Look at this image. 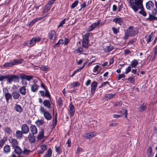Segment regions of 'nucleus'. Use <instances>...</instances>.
<instances>
[{
	"label": "nucleus",
	"mask_w": 157,
	"mask_h": 157,
	"mask_svg": "<svg viewBox=\"0 0 157 157\" xmlns=\"http://www.w3.org/2000/svg\"><path fill=\"white\" fill-rule=\"evenodd\" d=\"M138 64V61L137 60L134 59L131 62L130 65L132 67L135 68Z\"/></svg>",
	"instance_id": "obj_36"
},
{
	"label": "nucleus",
	"mask_w": 157,
	"mask_h": 157,
	"mask_svg": "<svg viewBox=\"0 0 157 157\" xmlns=\"http://www.w3.org/2000/svg\"><path fill=\"white\" fill-rule=\"evenodd\" d=\"M44 136V132L43 129L38 134L37 138L39 140L42 139Z\"/></svg>",
	"instance_id": "obj_44"
},
{
	"label": "nucleus",
	"mask_w": 157,
	"mask_h": 157,
	"mask_svg": "<svg viewBox=\"0 0 157 157\" xmlns=\"http://www.w3.org/2000/svg\"><path fill=\"white\" fill-rule=\"evenodd\" d=\"M89 42L82 41V47L86 49H87L89 47L88 44Z\"/></svg>",
	"instance_id": "obj_46"
},
{
	"label": "nucleus",
	"mask_w": 157,
	"mask_h": 157,
	"mask_svg": "<svg viewBox=\"0 0 157 157\" xmlns=\"http://www.w3.org/2000/svg\"><path fill=\"white\" fill-rule=\"evenodd\" d=\"M39 86L37 84H33L31 86V91L35 93L36 92L38 89Z\"/></svg>",
	"instance_id": "obj_26"
},
{
	"label": "nucleus",
	"mask_w": 157,
	"mask_h": 157,
	"mask_svg": "<svg viewBox=\"0 0 157 157\" xmlns=\"http://www.w3.org/2000/svg\"><path fill=\"white\" fill-rule=\"evenodd\" d=\"M7 140V137H6V136H4L2 139V140H0V141L2 142V143L3 144H4V143H5V142H6V141Z\"/></svg>",
	"instance_id": "obj_64"
},
{
	"label": "nucleus",
	"mask_w": 157,
	"mask_h": 157,
	"mask_svg": "<svg viewBox=\"0 0 157 157\" xmlns=\"http://www.w3.org/2000/svg\"><path fill=\"white\" fill-rule=\"evenodd\" d=\"M81 70L79 69V68L77 69L76 70H75L72 74L70 76V77H72L74 76L78 72L81 71Z\"/></svg>",
	"instance_id": "obj_55"
},
{
	"label": "nucleus",
	"mask_w": 157,
	"mask_h": 157,
	"mask_svg": "<svg viewBox=\"0 0 157 157\" xmlns=\"http://www.w3.org/2000/svg\"><path fill=\"white\" fill-rule=\"evenodd\" d=\"M41 87L45 90V92L43 90H40L39 92L41 96L46 97L48 99H51V94L48 88L42 82L41 83Z\"/></svg>",
	"instance_id": "obj_4"
},
{
	"label": "nucleus",
	"mask_w": 157,
	"mask_h": 157,
	"mask_svg": "<svg viewBox=\"0 0 157 157\" xmlns=\"http://www.w3.org/2000/svg\"><path fill=\"white\" fill-rule=\"evenodd\" d=\"M122 104V102L121 101H117L113 103V107L115 108L117 107H120Z\"/></svg>",
	"instance_id": "obj_39"
},
{
	"label": "nucleus",
	"mask_w": 157,
	"mask_h": 157,
	"mask_svg": "<svg viewBox=\"0 0 157 157\" xmlns=\"http://www.w3.org/2000/svg\"><path fill=\"white\" fill-rule=\"evenodd\" d=\"M33 78V76L31 75H28L23 74H21L19 78L21 79V83L24 86H26L27 82L26 80L30 81Z\"/></svg>",
	"instance_id": "obj_3"
},
{
	"label": "nucleus",
	"mask_w": 157,
	"mask_h": 157,
	"mask_svg": "<svg viewBox=\"0 0 157 157\" xmlns=\"http://www.w3.org/2000/svg\"><path fill=\"white\" fill-rule=\"evenodd\" d=\"M21 131L23 134H26L28 133L29 131V128L28 125L25 124H23L22 125Z\"/></svg>",
	"instance_id": "obj_16"
},
{
	"label": "nucleus",
	"mask_w": 157,
	"mask_h": 157,
	"mask_svg": "<svg viewBox=\"0 0 157 157\" xmlns=\"http://www.w3.org/2000/svg\"><path fill=\"white\" fill-rule=\"evenodd\" d=\"M34 134L30 133L28 136V139L31 143H34L35 141V138Z\"/></svg>",
	"instance_id": "obj_25"
},
{
	"label": "nucleus",
	"mask_w": 157,
	"mask_h": 157,
	"mask_svg": "<svg viewBox=\"0 0 157 157\" xmlns=\"http://www.w3.org/2000/svg\"><path fill=\"white\" fill-rule=\"evenodd\" d=\"M129 36H130L129 35L128 33L127 32V31H126L125 32L124 36H123V39L125 40H127L128 39Z\"/></svg>",
	"instance_id": "obj_59"
},
{
	"label": "nucleus",
	"mask_w": 157,
	"mask_h": 157,
	"mask_svg": "<svg viewBox=\"0 0 157 157\" xmlns=\"http://www.w3.org/2000/svg\"><path fill=\"white\" fill-rule=\"evenodd\" d=\"M76 50L77 53H81L83 52V48L81 47H79Z\"/></svg>",
	"instance_id": "obj_56"
},
{
	"label": "nucleus",
	"mask_w": 157,
	"mask_h": 157,
	"mask_svg": "<svg viewBox=\"0 0 157 157\" xmlns=\"http://www.w3.org/2000/svg\"><path fill=\"white\" fill-rule=\"evenodd\" d=\"M90 34V33H86L84 35V36L83 38L82 41L89 42V39Z\"/></svg>",
	"instance_id": "obj_40"
},
{
	"label": "nucleus",
	"mask_w": 157,
	"mask_h": 157,
	"mask_svg": "<svg viewBox=\"0 0 157 157\" xmlns=\"http://www.w3.org/2000/svg\"><path fill=\"white\" fill-rule=\"evenodd\" d=\"M149 16L147 18V20L149 21H152L154 20H157V17L155 16L153 14H152L150 13L149 14Z\"/></svg>",
	"instance_id": "obj_27"
},
{
	"label": "nucleus",
	"mask_w": 157,
	"mask_h": 157,
	"mask_svg": "<svg viewBox=\"0 0 157 157\" xmlns=\"http://www.w3.org/2000/svg\"><path fill=\"white\" fill-rule=\"evenodd\" d=\"M31 151L30 150L27 149L25 147H24L23 151H22V154L24 155H27Z\"/></svg>",
	"instance_id": "obj_49"
},
{
	"label": "nucleus",
	"mask_w": 157,
	"mask_h": 157,
	"mask_svg": "<svg viewBox=\"0 0 157 157\" xmlns=\"http://www.w3.org/2000/svg\"><path fill=\"white\" fill-rule=\"evenodd\" d=\"M96 134V132H94L86 133L84 135L83 137L86 139H87L88 138L90 139L95 136Z\"/></svg>",
	"instance_id": "obj_18"
},
{
	"label": "nucleus",
	"mask_w": 157,
	"mask_h": 157,
	"mask_svg": "<svg viewBox=\"0 0 157 157\" xmlns=\"http://www.w3.org/2000/svg\"><path fill=\"white\" fill-rule=\"evenodd\" d=\"M30 129L32 134H36L37 133V130L35 125L31 124L30 126Z\"/></svg>",
	"instance_id": "obj_24"
},
{
	"label": "nucleus",
	"mask_w": 157,
	"mask_h": 157,
	"mask_svg": "<svg viewBox=\"0 0 157 157\" xmlns=\"http://www.w3.org/2000/svg\"><path fill=\"white\" fill-rule=\"evenodd\" d=\"M4 130L5 133L8 135H9L12 132V130L9 127H6L4 128Z\"/></svg>",
	"instance_id": "obj_47"
},
{
	"label": "nucleus",
	"mask_w": 157,
	"mask_h": 157,
	"mask_svg": "<svg viewBox=\"0 0 157 157\" xmlns=\"http://www.w3.org/2000/svg\"><path fill=\"white\" fill-rule=\"evenodd\" d=\"M46 15L44 17H37L33 19L32 21L29 22V26H32L37 21L43 19Z\"/></svg>",
	"instance_id": "obj_15"
},
{
	"label": "nucleus",
	"mask_w": 157,
	"mask_h": 157,
	"mask_svg": "<svg viewBox=\"0 0 157 157\" xmlns=\"http://www.w3.org/2000/svg\"><path fill=\"white\" fill-rule=\"evenodd\" d=\"M5 79L7 83L11 84L13 82H18L19 81L18 75H5Z\"/></svg>",
	"instance_id": "obj_2"
},
{
	"label": "nucleus",
	"mask_w": 157,
	"mask_h": 157,
	"mask_svg": "<svg viewBox=\"0 0 157 157\" xmlns=\"http://www.w3.org/2000/svg\"><path fill=\"white\" fill-rule=\"evenodd\" d=\"M147 157H151L153 156L152 154V149L151 147H148L147 150Z\"/></svg>",
	"instance_id": "obj_30"
},
{
	"label": "nucleus",
	"mask_w": 157,
	"mask_h": 157,
	"mask_svg": "<svg viewBox=\"0 0 157 157\" xmlns=\"http://www.w3.org/2000/svg\"><path fill=\"white\" fill-rule=\"evenodd\" d=\"M153 33L152 32L150 35H147L145 36V38L147 43H149L153 40Z\"/></svg>",
	"instance_id": "obj_13"
},
{
	"label": "nucleus",
	"mask_w": 157,
	"mask_h": 157,
	"mask_svg": "<svg viewBox=\"0 0 157 157\" xmlns=\"http://www.w3.org/2000/svg\"><path fill=\"white\" fill-rule=\"evenodd\" d=\"M12 96L14 100H18L21 96L20 93L16 90L13 91L12 93Z\"/></svg>",
	"instance_id": "obj_17"
},
{
	"label": "nucleus",
	"mask_w": 157,
	"mask_h": 157,
	"mask_svg": "<svg viewBox=\"0 0 157 157\" xmlns=\"http://www.w3.org/2000/svg\"><path fill=\"white\" fill-rule=\"evenodd\" d=\"M57 118H53V123L52 124V128H55L57 123Z\"/></svg>",
	"instance_id": "obj_54"
},
{
	"label": "nucleus",
	"mask_w": 157,
	"mask_h": 157,
	"mask_svg": "<svg viewBox=\"0 0 157 157\" xmlns=\"http://www.w3.org/2000/svg\"><path fill=\"white\" fill-rule=\"evenodd\" d=\"M11 149L10 147L8 145L5 146L3 147V152L5 154H8L10 152Z\"/></svg>",
	"instance_id": "obj_23"
},
{
	"label": "nucleus",
	"mask_w": 157,
	"mask_h": 157,
	"mask_svg": "<svg viewBox=\"0 0 157 157\" xmlns=\"http://www.w3.org/2000/svg\"><path fill=\"white\" fill-rule=\"evenodd\" d=\"M63 44V39H60L58 42L54 45V47H60V45H62Z\"/></svg>",
	"instance_id": "obj_43"
},
{
	"label": "nucleus",
	"mask_w": 157,
	"mask_h": 157,
	"mask_svg": "<svg viewBox=\"0 0 157 157\" xmlns=\"http://www.w3.org/2000/svg\"><path fill=\"white\" fill-rule=\"evenodd\" d=\"M13 61L14 65H15L21 63L23 62L24 59H14L13 60Z\"/></svg>",
	"instance_id": "obj_32"
},
{
	"label": "nucleus",
	"mask_w": 157,
	"mask_h": 157,
	"mask_svg": "<svg viewBox=\"0 0 157 157\" xmlns=\"http://www.w3.org/2000/svg\"><path fill=\"white\" fill-rule=\"evenodd\" d=\"M70 39H69V38H67L66 37H64V40H63V44L65 45H67L70 42Z\"/></svg>",
	"instance_id": "obj_58"
},
{
	"label": "nucleus",
	"mask_w": 157,
	"mask_h": 157,
	"mask_svg": "<svg viewBox=\"0 0 157 157\" xmlns=\"http://www.w3.org/2000/svg\"><path fill=\"white\" fill-rule=\"evenodd\" d=\"M26 86H22L19 89V92L22 95H25L26 94Z\"/></svg>",
	"instance_id": "obj_34"
},
{
	"label": "nucleus",
	"mask_w": 157,
	"mask_h": 157,
	"mask_svg": "<svg viewBox=\"0 0 157 157\" xmlns=\"http://www.w3.org/2000/svg\"><path fill=\"white\" fill-rule=\"evenodd\" d=\"M130 6L135 12L139 9H143L142 0H129Z\"/></svg>",
	"instance_id": "obj_1"
},
{
	"label": "nucleus",
	"mask_w": 157,
	"mask_h": 157,
	"mask_svg": "<svg viewBox=\"0 0 157 157\" xmlns=\"http://www.w3.org/2000/svg\"><path fill=\"white\" fill-rule=\"evenodd\" d=\"M118 77L117 78V80L118 81L120 80L121 78H124L125 75L124 74H122L121 75H118Z\"/></svg>",
	"instance_id": "obj_60"
},
{
	"label": "nucleus",
	"mask_w": 157,
	"mask_h": 157,
	"mask_svg": "<svg viewBox=\"0 0 157 157\" xmlns=\"http://www.w3.org/2000/svg\"><path fill=\"white\" fill-rule=\"evenodd\" d=\"M51 99H51H45L43 101V104L45 107L48 109H50L51 108L52 104V102Z\"/></svg>",
	"instance_id": "obj_9"
},
{
	"label": "nucleus",
	"mask_w": 157,
	"mask_h": 157,
	"mask_svg": "<svg viewBox=\"0 0 157 157\" xmlns=\"http://www.w3.org/2000/svg\"><path fill=\"white\" fill-rule=\"evenodd\" d=\"M55 151L58 154H60L62 153V149L60 146L56 145L55 147Z\"/></svg>",
	"instance_id": "obj_31"
},
{
	"label": "nucleus",
	"mask_w": 157,
	"mask_h": 157,
	"mask_svg": "<svg viewBox=\"0 0 157 157\" xmlns=\"http://www.w3.org/2000/svg\"><path fill=\"white\" fill-rule=\"evenodd\" d=\"M9 141L13 148H14L18 146V142L16 139L12 138L10 139Z\"/></svg>",
	"instance_id": "obj_20"
},
{
	"label": "nucleus",
	"mask_w": 157,
	"mask_h": 157,
	"mask_svg": "<svg viewBox=\"0 0 157 157\" xmlns=\"http://www.w3.org/2000/svg\"><path fill=\"white\" fill-rule=\"evenodd\" d=\"M57 102L59 108V109L61 108L62 106L63 105V101L61 97H59V98Z\"/></svg>",
	"instance_id": "obj_42"
},
{
	"label": "nucleus",
	"mask_w": 157,
	"mask_h": 157,
	"mask_svg": "<svg viewBox=\"0 0 157 157\" xmlns=\"http://www.w3.org/2000/svg\"><path fill=\"white\" fill-rule=\"evenodd\" d=\"M69 112L70 115V117H73L75 113L74 106L72 102L70 103L69 106Z\"/></svg>",
	"instance_id": "obj_12"
},
{
	"label": "nucleus",
	"mask_w": 157,
	"mask_h": 157,
	"mask_svg": "<svg viewBox=\"0 0 157 157\" xmlns=\"http://www.w3.org/2000/svg\"><path fill=\"white\" fill-rule=\"evenodd\" d=\"M127 80L130 81L132 83H133L135 82V80L134 78L133 77H130L128 78Z\"/></svg>",
	"instance_id": "obj_62"
},
{
	"label": "nucleus",
	"mask_w": 157,
	"mask_h": 157,
	"mask_svg": "<svg viewBox=\"0 0 157 157\" xmlns=\"http://www.w3.org/2000/svg\"><path fill=\"white\" fill-rule=\"evenodd\" d=\"M56 37V33L54 30H51L48 33V37L50 40L54 41Z\"/></svg>",
	"instance_id": "obj_10"
},
{
	"label": "nucleus",
	"mask_w": 157,
	"mask_h": 157,
	"mask_svg": "<svg viewBox=\"0 0 157 157\" xmlns=\"http://www.w3.org/2000/svg\"><path fill=\"white\" fill-rule=\"evenodd\" d=\"M154 6V3L151 1H149L146 4V8L147 9L151 10Z\"/></svg>",
	"instance_id": "obj_14"
},
{
	"label": "nucleus",
	"mask_w": 157,
	"mask_h": 157,
	"mask_svg": "<svg viewBox=\"0 0 157 157\" xmlns=\"http://www.w3.org/2000/svg\"><path fill=\"white\" fill-rule=\"evenodd\" d=\"M98 84V83L95 81H94L91 84V92L92 95H93L95 92Z\"/></svg>",
	"instance_id": "obj_11"
},
{
	"label": "nucleus",
	"mask_w": 157,
	"mask_h": 157,
	"mask_svg": "<svg viewBox=\"0 0 157 157\" xmlns=\"http://www.w3.org/2000/svg\"><path fill=\"white\" fill-rule=\"evenodd\" d=\"M7 140V137H6V136H4L2 139V140H0V141L2 142V143L3 144H4V143H5V142H6V141Z\"/></svg>",
	"instance_id": "obj_63"
},
{
	"label": "nucleus",
	"mask_w": 157,
	"mask_h": 157,
	"mask_svg": "<svg viewBox=\"0 0 157 157\" xmlns=\"http://www.w3.org/2000/svg\"><path fill=\"white\" fill-rule=\"evenodd\" d=\"M29 47H32L36 43L35 40L34 39L33 37L32 38V39L29 41Z\"/></svg>",
	"instance_id": "obj_48"
},
{
	"label": "nucleus",
	"mask_w": 157,
	"mask_h": 157,
	"mask_svg": "<svg viewBox=\"0 0 157 157\" xmlns=\"http://www.w3.org/2000/svg\"><path fill=\"white\" fill-rule=\"evenodd\" d=\"M113 21L116 24H118L121 26L124 23V21L121 18H116L113 19Z\"/></svg>",
	"instance_id": "obj_19"
},
{
	"label": "nucleus",
	"mask_w": 157,
	"mask_h": 157,
	"mask_svg": "<svg viewBox=\"0 0 157 157\" xmlns=\"http://www.w3.org/2000/svg\"><path fill=\"white\" fill-rule=\"evenodd\" d=\"M120 113L119 114H113V117L119 118L123 117V118H126L127 117L128 114L127 110L126 107L121 108V110L120 111Z\"/></svg>",
	"instance_id": "obj_5"
},
{
	"label": "nucleus",
	"mask_w": 157,
	"mask_h": 157,
	"mask_svg": "<svg viewBox=\"0 0 157 157\" xmlns=\"http://www.w3.org/2000/svg\"><path fill=\"white\" fill-rule=\"evenodd\" d=\"M3 93L4 94L6 102L7 104H8L10 99H12V94L9 92L8 90L6 88L3 89Z\"/></svg>",
	"instance_id": "obj_8"
},
{
	"label": "nucleus",
	"mask_w": 157,
	"mask_h": 157,
	"mask_svg": "<svg viewBox=\"0 0 157 157\" xmlns=\"http://www.w3.org/2000/svg\"><path fill=\"white\" fill-rule=\"evenodd\" d=\"M113 46L111 44H110L109 45L106 46L103 49V50L105 52L108 53L111 52L113 50Z\"/></svg>",
	"instance_id": "obj_22"
},
{
	"label": "nucleus",
	"mask_w": 157,
	"mask_h": 157,
	"mask_svg": "<svg viewBox=\"0 0 157 157\" xmlns=\"http://www.w3.org/2000/svg\"><path fill=\"white\" fill-rule=\"evenodd\" d=\"M78 0H75L72 4L71 5V8L72 9H74L75 7L78 5Z\"/></svg>",
	"instance_id": "obj_51"
},
{
	"label": "nucleus",
	"mask_w": 157,
	"mask_h": 157,
	"mask_svg": "<svg viewBox=\"0 0 157 157\" xmlns=\"http://www.w3.org/2000/svg\"><path fill=\"white\" fill-rule=\"evenodd\" d=\"M65 18L62 20L59 23V25L57 26V28H59V27L63 26V25L65 23Z\"/></svg>",
	"instance_id": "obj_52"
},
{
	"label": "nucleus",
	"mask_w": 157,
	"mask_h": 157,
	"mask_svg": "<svg viewBox=\"0 0 157 157\" xmlns=\"http://www.w3.org/2000/svg\"><path fill=\"white\" fill-rule=\"evenodd\" d=\"M44 123V121L43 119H38L35 122L37 126H40Z\"/></svg>",
	"instance_id": "obj_41"
},
{
	"label": "nucleus",
	"mask_w": 157,
	"mask_h": 157,
	"mask_svg": "<svg viewBox=\"0 0 157 157\" xmlns=\"http://www.w3.org/2000/svg\"><path fill=\"white\" fill-rule=\"evenodd\" d=\"M140 9L141 10L139 11V13L140 14L142 15L143 16L145 17L147 15V13L144 10V7H143V9Z\"/></svg>",
	"instance_id": "obj_50"
},
{
	"label": "nucleus",
	"mask_w": 157,
	"mask_h": 157,
	"mask_svg": "<svg viewBox=\"0 0 157 157\" xmlns=\"http://www.w3.org/2000/svg\"><path fill=\"white\" fill-rule=\"evenodd\" d=\"M155 4L156 8L153 9L152 13L154 15H156L157 14V2L155 1Z\"/></svg>",
	"instance_id": "obj_45"
},
{
	"label": "nucleus",
	"mask_w": 157,
	"mask_h": 157,
	"mask_svg": "<svg viewBox=\"0 0 157 157\" xmlns=\"http://www.w3.org/2000/svg\"><path fill=\"white\" fill-rule=\"evenodd\" d=\"M134 27L131 26L129 27L128 29L126 30L128 33L132 37L134 36L138 33V30L136 29H134Z\"/></svg>",
	"instance_id": "obj_7"
},
{
	"label": "nucleus",
	"mask_w": 157,
	"mask_h": 157,
	"mask_svg": "<svg viewBox=\"0 0 157 157\" xmlns=\"http://www.w3.org/2000/svg\"><path fill=\"white\" fill-rule=\"evenodd\" d=\"M23 133L21 131L17 130L16 132V136L17 138L20 139L22 138Z\"/></svg>",
	"instance_id": "obj_29"
},
{
	"label": "nucleus",
	"mask_w": 157,
	"mask_h": 157,
	"mask_svg": "<svg viewBox=\"0 0 157 157\" xmlns=\"http://www.w3.org/2000/svg\"><path fill=\"white\" fill-rule=\"evenodd\" d=\"M40 150H39L37 151L39 154H42L46 149L47 146L45 144H42L40 146Z\"/></svg>",
	"instance_id": "obj_28"
},
{
	"label": "nucleus",
	"mask_w": 157,
	"mask_h": 157,
	"mask_svg": "<svg viewBox=\"0 0 157 157\" xmlns=\"http://www.w3.org/2000/svg\"><path fill=\"white\" fill-rule=\"evenodd\" d=\"M43 111V114L45 118H52L51 114L48 111H45L44 108L42 109Z\"/></svg>",
	"instance_id": "obj_33"
},
{
	"label": "nucleus",
	"mask_w": 157,
	"mask_h": 157,
	"mask_svg": "<svg viewBox=\"0 0 157 157\" xmlns=\"http://www.w3.org/2000/svg\"><path fill=\"white\" fill-rule=\"evenodd\" d=\"M14 151L12 152L11 157H21L20 155L22 154V150L19 146H16L14 148Z\"/></svg>",
	"instance_id": "obj_6"
},
{
	"label": "nucleus",
	"mask_w": 157,
	"mask_h": 157,
	"mask_svg": "<svg viewBox=\"0 0 157 157\" xmlns=\"http://www.w3.org/2000/svg\"><path fill=\"white\" fill-rule=\"evenodd\" d=\"M146 105L147 104L145 103H144L142 105H140L138 108L139 112H142L146 110L147 108Z\"/></svg>",
	"instance_id": "obj_21"
},
{
	"label": "nucleus",
	"mask_w": 157,
	"mask_h": 157,
	"mask_svg": "<svg viewBox=\"0 0 157 157\" xmlns=\"http://www.w3.org/2000/svg\"><path fill=\"white\" fill-rule=\"evenodd\" d=\"M52 150L51 148H49L43 157H51L52 156Z\"/></svg>",
	"instance_id": "obj_38"
},
{
	"label": "nucleus",
	"mask_w": 157,
	"mask_h": 157,
	"mask_svg": "<svg viewBox=\"0 0 157 157\" xmlns=\"http://www.w3.org/2000/svg\"><path fill=\"white\" fill-rule=\"evenodd\" d=\"M115 95V94H109L105 96V98H108L109 99H111L114 97Z\"/></svg>",
	"instance_id": "obj_53"
},
{
	"label": "nucleus",
	"mask_w": 157,
	"mask_h": 157,
	"mask_svg": "<svg viewBox=\"0 0 157 157\" xmlns=\"http://www.w3.org/2000/svg\"><path fill=\"white\" fill-rule=\"evenodd\" d=\"M14 66L13 60H11L10 62L8 63H6L3 65L4 67H11Z\"/></svg>",
	"instance_id": "obj_35"
},
{
	"label": "nucleus",
	"mask_w": 157,
	"mask_h": 157,
	"mask_svg": "<svg viewBox=\"0 0 157 157\" xmlns=\"http://www.w3.org/2000/svg\"><path fill=\"white\" fill-rule=\"evenodd\" d=\"M131 66H129L128 67L125 69V73L126 74H127L128 73L131 71Z\"/></svg>",
	"instance_id": "obj_57"
},
{
	"label": "nucleus",
	"mask_w": 157,
	"mask_h": 157,
	"mask_svg": "<svg viewBox=\"0 0 157 157\" xmlns=\"http://www.w3.org/2000/svg\"><path fill=\"white\" fill-rule=\"evenodd\" d=\"M14 109L16 111L20 113H21L23 111V109L21 106L18 104L15 105Z\"/></svg>",
	"instance_id": "obj_37"
},
{
	"label": "nucleus",
	"mask_w": 157,
	"mask_h": 157,
	"mask_svg": "<svg viewBox=\"0 0 157 157\" xmlns=\"http://www.w3.org/2000/svg\"><path fill=\"white\" fill-rule=\"evenodd\" d=\"M80 85V83L79 82H73L71 85V86L72 87H75L76 86H79Z\"/></svg>",
	"instance_id": "obj_61"
}]
</instances>
